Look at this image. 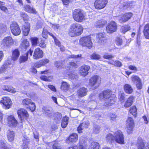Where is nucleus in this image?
<instances>
[{"instance_id": "1", "label": "nucleus", "mask_w": 149, "mask_h": 149, "mask_svg": "<svg viewBox=\"0 0 149 149\" xmlns=\"http://www.w3.org/2000/svg\"><path fill=\"white\" fill-rule=\"evenodd\" d=\"M99 97L100 100L103 99L107 100V101L104 103V105L107 107L114 104L117 100L115 95H112L111 91L109 90L104 91L102 93H100Z\"/></svg>"}, {"instance_id": "2", "label": "nucleus", "mask_w": 149, "mask_h": 149, "mask_svg": "<svg viewBox=\"0 0 149 149\" xmlns=\"http://www.w3.org/2000/svg\"><path fill=\"white\" fill-rule=\"evenodd\" d=\"M101 79L98 76L95 75L91 77L89 81V85L93 89L97 88L101 83Z\"/></svg>"}, {"instance_id": "3", "label": "nucleus", "mask_w": 149, "mask_h": 149, "mask_svg": "<svg viewBox=\"0 0 149 149\" xmlns=\"http://www.w3.org/2000/svg\"><path fill=\"white\" fill-rule=\"evenodd\" d=\"M79 44L82 46L86 47L89 49H91L93 45L91 38L89 36L81 38L79 40Z\"/></svg>"}, {"instance_id": "4", "label": "nucleus", "mask_w": 149, "mask_h": 149, "mask_svg": "<svg viewBox=\"0 0 149 149\" xmlns=\"http://www.w3.org/2000/svg\"><path fill=\"white\" fill-rule=\"evenodd\" d=\"M114 140L120 144L124 143V137L123 132L120 130L116 131L114 133Z\"/></svg>"}, {"instance_id": "5", "label": "nucleus", "mask_w": 149, "mask_h": 149, "mask_svg": "<svg viewBox=\"0 0 149 149\" xmlns=\"http://www.w3.org/2000/svg\"><path fill=\"white\" fill-rule=\"evenodd\" d=\"M0 103L3 105V107L5 109L10 108L12 104L11 100L8 97H4L0 101Z\"/></svg>"}, {"instance_id": "6", "label": "nucleus", "mask_w": 149, "mask_h": 149, "mask_svg": "<svg viewBox=\"0 0 149 149\" xmlns=\"http://www.w3.org/2000/svg\"><path fill=\"white\" fill-rule=\"evenodd\" d=\"M117 24L114 21H111L107 24L106 28V31L108 33H112L116 32L117 29Z\"/></svg>"}, {"instance_id": "7", "label": "nucleus", "mask_w": 149, "mask_h": 149, "mask_svg": "<svg viewBox=\"0 0 149 149\" xmlns=\"http://www.w3.org/2000/svg\"><path fill=\"white\" fill-rule=\"evenodd\" d=\"M134 122L132 118L128 117L126 121L127 132L128 134L132 133L133 130Z\"/></svg>"}, {"instance_id": "8", "label": "nucleus", "mask_w": 149, "mask_h": 149, "mask_svg": "<svg viewBox=\"0 0 149 149\" xmlns=\"http://www.w3.org/2000/svg\"><path fill=\"white\" fill-rule=\"evenodd\" d=\"M10 29L12 33L15 36L19 35L21 33V30L17 24L15 22L10 24Z\"/></svg>"}, {"instance_id": "9", "label": "nucleus", "mask_w": 149, "mask_h": 149, "mask_svg": "<svg viewBox=\"0 0 149 149\" xmlns=\"http://www.w3.org/2000/svg\"><path fill=\"white\" fill-rule=\"evenodd\" d=\"M132 16L131 13H128L117 17L120 23H124L128 21Z\"/></svg>"}, {"instance_id": "10", "label": "nucleus", "mask_w": 149, "mask_h": 149, "mask_svg": "<svg viewBox=\"0 0 149 149\" xmlns=\"http://www.w3.org/2000/svg\"><path fill=\"white\" fill-rule=\"evenodd\" d=\"M107 3V0H96L94 3L95 8L101 9L104 8Z\"/></svg>"}, {"instance_id": "11", "label": "nucleus", "mask_w": 149, "mask_h": 149, "mask_svg": "<svg viewBox=\"0 0 149 149\" xmlns=\"http://www.w3.org/2000/svg\"><path fill=\"white\" fill-rule=\"evenodd\" d=\"M17 114L19 118L21 120H22L24 118L26 119L29 117L27 111L23 108H21L18 109L17 111Z\"/></svg>"}, {"instance_id": "12", "label": "nucleus", "mask_w": 149, "mask_h": 149, "mask_svg": "<svg viewBox=\"0 0 149 149\" xmlns=\"http://www.w3.org/2000/svg\"><path fill=\"white\" fill-rule=\"evenodd\" d=\"M83 11L80 9L75 10V21L81 22L84 19Z\"/></svg>"}, {"instance_id": "13", "label": "nucleus", "mask_w": 149, "mask_h": 149, "mask_svg": "<svg viewBox=\"0 0 149 149\" xmlns=\"http://www.w3.org/2000/svg\"><path fill=\"white\" fill-rule=\"evenodd\" d=\"M131 79L133 83L136 85L138 89H141L142 88V85L141 81L138 77L133 75L132 76Z\"/></svg>"}, {"instance_id": "14", "label": "nucleus", "mask_w": 149, "mask_h": 149, "mask_svg": "<svg viewBox=\"0 0 149 149\" xmlns=\"http://www.w3.org/2000/svg\"><path fill=\"white\" fill-rule=\"evenodd\" d=\"M43 56V52L40 48H37L34 50L33 56V59H37L41 58Z\"/></svg>"}, {"instance_id": "15", "label": "nucleus", "mask_w": 149, "mask_h": 149, "mask_svg": "<svg viewBox=\"0 0 149 149\" xmlns=\"http://www.w3.org/2000/svg\"><path fill=\"white\" fill-rule=\"evenodd\" d=\"M90 69V67L87 65H84L81 66L79 70V74L84 77L86 76L88 74Z\"/></svg>"}, {"instance_id": "16", "label": "nucleus", "mask_w": 149, "mask_h": 149, "mask_svg": "<svg viewBox=\"0 0 149 149\" xmlns=\"http://www.w3.org/2000/svg\"><path fill=\"white\" fill-rule=\"evenodd\" d=\"M8 125L10 127H16L17 124V122L15 117L11 115L8 118Z\"/></svg>"}, {"instance_id": "17", "label": "nucleus", "mask_w": 149, "mask_h": 149, "mask_svg": "<svg viewBox=\"0 0 149 149\" xmlns=\"http://www.w3.org/2000/svg\"><path fill=\"white\" fill-rule=\"evenodd\" d=\"M13 43L12 38L10 36L5 38L3 40V44L5 46L9 47Z\"/></svg>"}, {"instance_id": "18", "label": "nucleus", "mask_w": 149, "mask_h": 149, "mask_svg": "<svg viewBox=\"0 0 149 149\" xmlns=\"http://www.w3.org/2000/svg\"><path fill=\"white\" fill-rule=\"evenodd\" d=\"M106 34L105 33H100L97 34L96 38V41L99 43L102 42L106 39Z\"/></svg>"}, {"instance_id": "19", "label": "nucleus", "mask_w": 149, "mask_h": 149, "mask_svg": "<svg viewBox=\"0 0 149 149\" xmlns=\"http://www.w3.org/2000/svg\"><path fill=\"white\" fill-rule=\"evenodd\" d=\"M89 125V122L88 120L85 121L81 124L77 128V131L79 133H81L82 132V130L83 129L87 128Z\"/></svg>"}, {"instance_id": "20", "label": "nucleus", "mask_w": 149, "mask_h": 149, "mask_svg": "<svg viewBox=\"0 0 149 149\" xmlns=\"http://www.w3.org/2000/svg\"><path fill=\"white\" fill-rule=\"evenodd\" d=\"M42 112L46 116L49 117H51L53 115V111L49 108L45 107L42 108Z\"/></svg>"}, {"instance_id": "21", "label": "nucleus", "mask_w": 149, "mask_h": 149, "mask_svg": "<svg viewBox=\"0 0 149 149\" xmlns=\"http://www.w3.org/2000/svg\"><path fill=\"white\" fill-rule=\"evenodd\" d=\"M22 29L23 35L25 36H27L30 30L29 23L25 22Z\"/></svg>"}, {"instance_id": "22", "label": "nucleus", "mask_w": 149, "mask_h": 149, "mask_svg": "<svg viewBox=\"0 0 149 149\" xmlns=\"http://www.w3.org/2000/svg\"><path fill=\"white\" fill-rule=\"evenodd\" d=\"M83 28L80 24H75V36H79L82 33Z\"/></svg>"}, {"instance_id": "23", "label": "nucleus", "mask_w": 149, "mask_h": 149, "mask_svg": "<svg viewBox=\"0 0 149 149\" xmlns=\"http://www.w3.org/2000/svg\"><path fill=\"white\" fill-rule=\"evenodd\" d=\"M134 99V97L133 96H130L126 101L124 106L125 107H129L132 104Z\"/></svg>"}, {"instance_id": "24", "label": "nucleus", "mask_w": 149, "mask_h": 149, "mask_svg": "<svg viewBox=\"0 0 149 149\" xmlns=\"http://www.w3.org/2000/svg\"><path fill=\"white\" fill-rule=\"evenodd\" d=\"M87 92L88 90L86 88L82 87L78 90L77 93L79 96L81 97H83L87 95Z\"/></svg>"}, {"instance_id": "25", "label": "nucleus", "mask_w": 149, "mask_h": 149, "mask_svg": "<svg viewBox=\"0 0 149 149\" xmlns=\"http://www.w3.org/2000/svg\"><path fill=\"white\" fill-rule=\"evenodd\" d=\"M24 10L26 12L32 13L36 14L37 12L36 9L31 8L30 6L28 5H26L24 7Z\"/></svg>"}, {"instance_id": "26", "label": "nucleus", "mask_w": 149, "mask_h": 149, "mask_svg": "<svg viewBox=\"0 0 149 149\" xmlns=\"http://www.w3.org/2000/svg\"><path fill=\"white\" fill-rule=\"evenodd\" d=\"M145 143V142L141 138H139L136 144L138 149H142L144 147Z\"/></svg>"}, {"instance_id": "27", "label": "nucleus", "mask_w": 149, "mask_h": 149, "mask_svg": "<svg viewBox=\"0 0 149 149\" xmlns=\"http://www.w3.org/2000/svg\"><path fill=\"white\" fill-rule=\"evenodd\" d=\"M124 89L125 91L127 93L130 94L133 91V89L131 86L128 84H126L124 86Z\"/></svg>"}, {"instance_id": "28", "label": "nucleus", "mask_w": 149, "mask_h": 149, "mask_svg": "<svg viewBox=\"0 0 149 149\" xmlns=\"http://www.w3.org/2000/svg\"><path fill=\"white\" fill-rule=\"evenodd\" d=\"M7 135L9 141H12L13 140L15 137V134L13 131L8 130L7 132Z\"/></svg>"}, {"instance_id": "29", "label": "nucleus", "mask_w": 149, "mask_h": 149, "mask_svg": "<svg viewBox=\"0 0 149 149\" xmlns=\"http://www.w3.org/2000/svg\"><path fill=\"white\" fill-rule=\"evenodd\" d=\"M29 46V42L26 40H24L21 43L20 47L22 51H24Z\"/></svg>"}, {"instance_id": "30", "label": "nucleus", "mask_w": 149, "mask_h": 149, "mask_svg": "<svg viewBox=\"0 0 149 149\" xmlns=\"http://www.w3.org/2000/svg\"><path fill=\"white\" fill-rule=\"evenodd\" d=\"M32 102L31 99L29 98H26L24 99L22 101V104L27 109L29 108V106L31 105V103Z\"/></svg>"}, {"instance_id": "31", "label": "nucleus", "mask_w": 149, "mask_h": 149, "mask_svg": "<svg viewBox=\"0 0 149 149\" xmlns=\"http://www.w3.org/2000/svg\"><path fill=\"white\" fill-rule=\"evenodd\" d=\"M107 22L103 19L97 22L95 24V26L97 28H101Z\"/></svg>"}, {"instance_id": "32", "label": "nucleus", "mask_w": 149, "mask_h": 149, "mask_svg": "<svg viewBox=\"0 0 149 149\" xmlns=\"http://www.w3.org/2000/svg\"><path fill=\"white\" fill-rule=\"evenodd\" d=\"M85 141L84 137H81L79 141L80 144L79 149H87V146L84 144Z\"/></svg>"}, {"instance_id": "33", "label": "nucleus", "mask_w": 149, "mask_h": 149, "mask_svg": "<svg viewBox=\"0 0 149 149\" xmlns=\"http://www.w3.org/2000/svg\"><path fill=\"white\" fill-rule=\"evenodd\" d=\"M19 55V52L18 49H15L13 52L12 56V60L15 61L17 59Z\"/></svg>"}, {"instance_id": "34", "label": "nucleus", "mask_w": 149, "mask_h": 149, "mask_svg": "<svg viewBox=\"0 0 149 149\" xmlns=\"http://www.w3.org/2000/svg\"><path fill=\"white\" fill-rule=\"evenodd\" d=\"M143 33L145 38L149 39V24H147L145 26Z\"/></svg>"}, {"instance_id": "35", "label": "nucleus", "mask_w": 149, "mask_h": 149, "mask_svg": "<svg viewBox=\"0 0 149 149\" xmlns=\"http://www.w3.org/2000/svg\"><path fill=\"white\" fill-rule=\"evenodd\" d=\"M70 87L69 84L66 82H63L61 84V89L62 90L66 91L68 90Z\"/></svg>"}, {"instance_id": "36", "label": "nucleus", "mask_w": 149, "mask_h": 149, "mask_svg": "<svg viewBox=\"0 0 149 149\" xmlns=\"http://www.w3.org/2000/svg\"><path fill=\"white\" fill-rule=\"evenodd\" d=\"M99 144L97 142H93L89 146L88 149H99Z\"/></svg>"}, {"instance_id": "37", "label": "nucleus", "mask_w": 149, "mask_h": 149, "mask_svg": "<svg viewBox=\"0 0 149 149\" xmlns=\"http://www.w3.org/2000/svg\"><path fill=\"white\" fill-rule=\"evenodd\" d=\"M28 53H26L24 55L21 56L19 59L20 63L24 62L26 61L28 58Z\"/></svg>"}, {"instance_id": "38", "label": "nucleus", "mask_w": 149, "mask_h": 149, "mask_svg": "<svg viewBox=\"0 0 149 149\" xmlns=\"http://www.w3.org/2000/svg\"><path fill=\"white\" fill-rule=\"evenodd\" d=\"M68 118L67 117H65L63 118L61 124L62 127L64 128L67 126L68 123Z\"/></svg>"}, {"instance_id": "39", "label": "nucleus", "mask_w": 149, "mask_h": 149, "mask_svg": "<svg viewBox=\"0 0 149 149\" xmlns=\"http://www.w3.org/2000/svg\"><path fill=\"white\" fill-rule=\"evenodd\" d=\"M106 140L108 142H111L114 141V135L113 136L111 134H108L106 137Z\"/></svg>"}, {"instance_id": "40", "label": "nucleus", "mask_w": 149, "mask_h": 149, "mask_svg": "<svg viewBox=\"0 0 149 149\" xmlns=\"http://www.w3.org/2000/svg\"><path fill=\"white\" fill-rule=\"evenodd\" d=\"M74 141V134H72L66 140V142L69 144H71Z\"/></svg>"}, {"instance_id": "41", "label": "nucleus", "mask_w": 149, "mask_h": 149, "mask_svg": "<svg viewBox=\"0 0 149 149\" xmlns=\"http://www.w3.org/2000/svg\"><path fill=\"white\" fill-rule=\"evenodd\" d=\"M130 29V27L127 25H126L122 27L120 31L123 33H125L126 32Z\"/></svg>"}, {"instance_id": "42", "label": "nucleus", "mask_w": 149, "mask_h": 149, "mask_svg": "<svg viewBox=\"0 0 149 149\" xmlns=\"http://www.w3.org/2000/svg\"><path fill=\"white\" fill-rule=\"evenodd\" d=\"M90 58L92 59L99 60L101 56L96 53H94L91 55Z\"/></svg>"}, {"instance_id": "43", "label": "nucleus", "mask_w": 149, "mask_h": 149, "mask_svg": "<svg viewBox=\"0 0 149 149\" xmlns=\"http://www.w3.org/2000/svg\"><path fill=\"white\" fill-rule=\"evenodd\" d=\"M74 26L73 24L71 26L69 30V34L71 37H74Z\"/></svg>"}, {"instance_id": "44", "label": "nucleus", "mask_w": 149, "mask_h": 149, "mask_svg": "<svg viewBox=\"0 0 149 149\" xmlns=\"http://www.w3.org/2000/svg\"><path fill=\"white\" fill-rule=\"evenodd\" d=\"M3 89L5 91L15 93V89L13 87H8L7 86H4Z\"/></svg>"}, {"instance_id": "45", "label": "nucleus", "mask_w": 149, "mask_h": 149, "mask_svg": "<svg viewBox=\"0 0 149 149\" xmlns=\"http://www.w3.org/2000/svg\"><path fill=\"white\" fill-rule=\"evenodd\" d=\"M130 113L132 114L134 117H136L137 109L135 106H133L131 107L130 109Z\"/></svg>"}, {"instance_id": "46", "label": "nucleus", "mask_w": 149, "mask_h": 149, "mask_svg": "<svg viewBox=\"0 0 149 149\" xmlns=\"http://www.w3.org/2000/svg\"><path fill=\"white\" fill-rule=\"evenodd\" d=\"M28 139L23 140V143L22 145V149H27L28 148Z\"/></svg>"}, {"instance_id": "47", "label": "nucleus", "mask_w": 149, "mask_h": 149, "mask_svg": "<svg viewBox=\"0 0 149 149\" xmlns=\"http://www.w3.org/2000/svg\"><path fill=\"white\" fill-rule=\"evenodd\" d=\"M6 148V141L4 140L0 141V149H5Z\"/></svg>"}, {"instance_id": "48", "label": "nucleus", "mask_w": 149, "mask_h": 149, "mask_svg": "<svg viewBox=\"0 0 149 149\" xmlns=\"http://www.w3.org/2000/svg\"><path fill=\"white\" fill-rule=\"evenodd\" d=\"M20 16L24 20H28L29 19V17L24 13L21 12L20 13Z\"/></svg>"}, {"instance_id": "49", "label": "nucleus", "mask_w": 149, "mask_h": 149, "mask_svg": "<svg viewBox=\"0 0 149 149\" xmlns=\"http://www.w3.org/2000/svg\"><path fill=\"white\" fill-rule=\"evenodd\" d=\"M31 40L33 45L35 46L38 43V38L37 37H33L31 38Z\"/></svg>"}, {"instance_id": "50", "label": "nucleus", "mask_w": 149, "mask_h": 149, "mask_svg": "<svg viewBox=\"0 0 149 149\" xmlns=\"http://www.w3.org/2000/svg\"><path fill=\"white\" fill-rule=\"evenodd\" d=\"M49 34L50 35V36H52L54 39L55 45H56L58 46V47L60 46L61 45V44L60 42L56 38L52 33H49Z\"/></svg>"}, {"instance_id": "51", "label": "nucleus", "mask_w": 149, "mask_h": 149, "mask_svg": "<svg viewBox=\"0 0 149 149\" xmlns=\"http://www.w3.org/2000/svg\"><path fill=\"white\" fill-rule=\"evenodd\" d=\"M31 105L29 106V108L30 110L32 112L34 111L36 109V105L34 102H32Z\"/></svg>"}, {"instance_id": "52", "label": "nucleus", "mask_w": 149, "mask_h": 149, "mask_svg": "<svg viewBox=\"0 0 149 149\" xmlns=\"http://www.w3.org/2000/svg\"><path fill=\"white\" fill-rule=\"evenodd\" d=\"M110 63L112 64L113 65H114L115 66L120 67L122 65V64L120 61H116L115 62H113Z\"/></svg>"}, {"instance_id": "53", "label": "nucleus", "mask_w": 149, "mask_h": 149, "mask_svg": "<svg viewBox=\"0 0 149 149\" xmlns=\"http://www.w3.org/2000/svg\"><path fill=\"white\" fill-rule=\"evenodd\" d=\"M40 63L42 66L45 65L46 64L49 63V60L48 59H45L40 61Z\"/></svg>"}, {"instance_id": "54", "label": "nucleus", "mask_w": 149, "mask_h": 149, "mask_svg": "<svg viewBox=\"0 0 149 149\" xmlns=\"http://www.w3.org/2000/svg\"><path fill=\"white\" fill-rule=\"evenodd\" d=\"M125 96V94L123 93L119 94V100L121 101V102H124Z\"/></svg>"}, {"instance_id": "55", "label": "nucleus", "mask_w": 149, "mask_h": 149, "mask_svg": "<svg viewBox=\"0 0 149 149\" xmlns=\"http://www.w3.org/2000/svg\"><path fill=\"white\" fill-rule=\"evenodd\" d=\"M100 127L99 126H95L93 129V132L95 134L98 133L100 132Z\"/></svg>"}, {"instance_id": "56", "label": "nucleus", "mask_w": 149, "mask_h": 149, "mask_svg": "<svg viewBox=\"0 0 149 149\" xmlns=\"http://www.w3.org/2000/svg\"><path fill=\"white\" fill-rule=\"evenodd\" d=\"M49 77H47L44 75H42L40 77V78L41 80L46 81H50V80L49 79Z\"/></svg>"}, {"instance_id": "57", "label": "nucleus", "mask_w": 149, "mask_h": 149, "mask_svg": "<svg viewBox=\"0 0 149 149\" xmlns=\"http://www.w3.org/2000/svg\"><path fill=\"white\" fill-rule=\"evenodd\" d=\"M116 43L118 46L121 45L122 44V39L119 38H116Z\"/></svg>"}, {"instance_id": "58", "label": "nucleus", "mask_w": 149, "mask_h": 149, "mask_svg": "<svg viewBox=\"0 0 149 149\" xmlns=\"http://www.w3.org/2000/svg\"><path fill=\"white\" fill-rule=\"evenodd\" d=\"M103 57L106 59H109L113 57V56L111 55H109L108 53H106L103 56Z\"/></svg>"}, {"instance_id": "59", "label": "nucleus", "mask_w": 149, "mask_h": 149, "mask_svg": "<svg viewBox=\"0 0 149 149\" xmlns=\"http://www.w3.org/2000/svg\"><path fill=\"white\" fill-rule=\"evenodd\" d=\"M7 28L5 25L1 24H0V29L2 31V32H6Z\"/></svg>"}, {"instance_id": "60", "label": "nucleus", "mask_w": 149, "mask_h": 149, "mask_svg": "<svg viewBox=\"0 0 149 149\" xmlns=\"http://www.w3.org/2000/svg\"><path fill=\"white\" fill-rule=\"evenodd\" d=\"M7 65H3L0 68V74L4 72L7 69Z\"/></svg>"}, {"instance_id": "61", "label": "nucleus", "mask_w": 149, "mask_h": 149, "mask_svg": "<svg viewBox=\"0 0 149 149\" xmlns=\"http://www.w3.org/2000/svg\"><path fill=\"white\" fill-rule=\"evenodd\" d=\"M53 149H62L60 144L56 143L53 144Z\"/></svg>"}, {"instance_id": "62", "label": "nucleus", "mask_w": 149, "mask_h": 149, "mask_svg": "<svg viewBox=\"0 0 149 149\" xmlns=\"http://www.w3.org/2000/svg\"><path fill=\"white\" fill-rule=\"evenodd\" d=\"M48 33L49 35V33H48L46 29H43L42 31V37L44 38H46L47 37V33Z\"/></svg>"}, {"instance_id": "63", "label": "nucleus", "mask_w": 149, "mask_h": 149, "mask_svg": "<svg viewBox=\"0 0 149 149\" xmlns=\"http://www.w3.org/2000/svg\"><path fill=\"white\" fill-rule=\"evenodd\" d=\"M54 64L57 68H59L61 67L62 64L60 61H56L54 63Z\"/></svg>"}, {"instance_id": "64", "label": "nucleus", "mask_w": 149, "mask_h": 149, "mask_svg": "<svg viewBox=\"0 0 149 149\" xmlns=\"http://www.w3.org/2000/svg\"><path fill=\"white\" fill-rule=\"evenodd\" d=\"M39 46L42 48H45L46 47V45L43 40H41L39 43Z\"/></svg>"}]
</instances>
